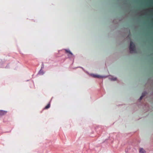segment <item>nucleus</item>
Segmentation results:
<instances>
[{"mask_svg":"<svg viewBox=\"0 0 153 153\" xmlns=\"http://www.w3.org/2000/svg\"><path fill=\"white\" fill-rule=\"evenodd\" d=\"M142 97H140V99H142Z\"/></svg>","mask_w":153,"mask_h":153,"instance_id":"7","label":"nucleus"},{"mask_svg":"<svg viewBox=\"0 0 153 153\" xmlns=\"http://www.w3.org/2000/svg\"><path fill=\"white\" fill-rule=\"evenodd\" d=\"M68 53H70V54H71V55H72V53H71V52L69 51V50H67L66 51Z\"/></svg>","mask_w":153,"mask_h":153,"instance_id":"5","label":"nucleus"},{"mask_svg":"<svg viewBox=\"0 0 153 153\" xmlns=\"http://www.w3.org/2000/svg\"><path fill=\"white\" fill-rule=\"evenodd\" d=\"M139 152L140 153H146V151L143 148H140L139 149Z\"/></svg>","mask_w":153,"mask_h":153,"instance_id":"1","label":"nucleus"},{"mask_svg":"<svg viewBox=\"0 0 153 153\" xmlns=\"http://www.w3.org/2000/svg\"><path fill=\"white\" fill-rule=\"evenodd\" d=\"M50 106V104H48L45 108L47 109L49 108Z\"/></svg>","mask_w":153,"mask_h":153,"instance_id":"4","label":"nucleus"},{"mask_svg":"<svg viewBox=\"0 0 153 153\" xmlns=\"http://www.w3.org/2000/svg\"><path fill=\"white\" fill-rule=\"evenodd\" d=\"M92 76L94 77H97V78H101L102 77V76H99L98 75H95V74H92Z\"/></svg>","mask_w":153,"mask_h":153,"instance_id":"2","label":"nucleus"},{"mask_svg":"<svg viewBox=\"0 0 153 153\" xmlns=\"http://www.w3.org/2000/svg\"><path fill=\"white\" fill-rule=\"evenodd\" d=\"M6 111L0 110V114L1 115L4 114L6 113Z\"/></svg>","mask_w":153,"mask_h":153,"instance_id":"3","label":"nucleus"},{"mask_svg":"<svg viewBox=\"0 0 153 153\" xmlns=\"http://www.w3.org/2000/svg\"><path fill=\"white\" fill-rule=\"evenodd\" d=\"M112 80H116V78H114V79H112Z\"/></svg>","mask_w":153,"mask_h":153,"instance_id":"6","label":"nucleus"}]
</instances>
